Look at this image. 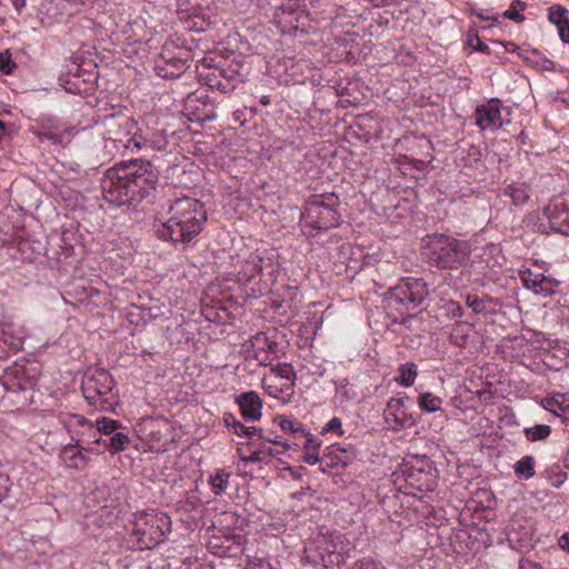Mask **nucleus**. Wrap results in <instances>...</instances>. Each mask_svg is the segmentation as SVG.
Listing matches in <instances>:
<instances>
[{"mask_svg": "<svg viewBox=\"0 0 569 569\" xmlns=\"http://www.w3.org/2000/svg\"><path fill=\"white\" fill-rule=\"evenodd\" d=\"M158 178V169L149 161L121 162L104 172L102 193L116 206H136L156 189Z\"/></svg>", "mask_w": 569, "mask_h": 569, "instance_id": "obj_1", "label": "nucleus"}, {"mask_svg": "<svg viewBox=\"0 0 569 569\" xmlns=\"http://www.w3.org/2000/svg\"><path fill=\"white\" fill-rule=\"evenodd\" d=\"M168 212L170 218L158 227L157 234L174 244L190 242L207 221L203 203L191 197L177 198L170 203Z\"/></svg>", "mask_w": 569, "mask_h": 569, "instance_id": "obj_2", "label": "nucleus"}, {"mask_svg": "<svg viewBox=\"0 0 569 569\" xmlns=\"http://www.w3.org/2000/svg\"><path fill=\"white\" fill-rule=\"evenodd\" d=\"M340 200L336 193L313 194L301 212L302 232L313 237V230L321 231L339 226Z\"/></svg>", "mask_w": 569, "mask_h": 569, "instance_id": "obj_3", "label": "nucleus"}, {"mask_svg": "<svg viewBox=\"0 0 569 569\" xmlns=\"http://www.w3.org/2000/svg\"><path fill=\"white\" fill-rule=\"evenodd\" d=\"M114 380L104 369L89 371L82 379L81 390L86 400L102 411H113L118 397L113 392Z\"/></svg>", "mask_w": 569, "mask_h": 569, "instance_id": "obj_4", "label": "nucleus"}, {"mask_svg": "<svg viewBox=\"0 0 569 569\" xmlns=\"http://www.w3.org/2000/svg\"><path fill=\"white\" fill-rule=\"evenodd\" d=\"M36 383V373H31L24 366L18 363L8 368L1 377V385L8 392V399L18 407L33 402Z\"/></svg>", "mask_w": 569, "mask_h": 569, "instance_id": "obj_5", "label": "nucleus"}, {"mask_svg": "<svg viewBox=\"0 0 569 569\" xmlns=\"http://www.w3.org/2000/svg\"><path fill=\"white\" fill-rule=\"evenodd\" d=\"M132 531L140 549H152L171 531V519L164 512H143L137 517Z\"/></svg>", "mask_w": 569, "mask_h": 569, "instance_id": "obj_6", "label": "nucleus"}, {"mask_svg": "<svg viewBox=\"0 0 569 569\" xmlns=\"http://www.w3.org/2000/svg\"><path fill=\"white\" fill-rule=\"evenodd\" d=\"M429 288L422 278H405L397 286L389 290V303L395 302L403 307L406 312L420 308L427 297Z\"/></svg>", "mask_w": 569, "mask_h": 569, "instance_id": "obj_7", "label": "nucleus"}, {"mask_svg": "<svg viewBox=\"0 0 569 569\" xmlns=\"http://www.w3.org/2000/svg\"><path fill=\"white\" fill-rule=\"evenodd\" d=\"M296 371L290 363H278L264 375L261 385L264 391L276 399L290 400L295 393Z\"/></svg>", "mask_w": 569, "mask_h": 569, "instance_id": "obj_8", "label": "nucleus"}, {"mask_svg": "<svg viewBox=\"0 0 569 569\" xmlns=\"http://www.w3.org/2000/svg\"><path fill=\"white\" fill-rule=\"evenodd\" d=\"M103 126V138L106 140L116 143L117 148L129 149L133 147V140L131 137L134 122L130 117L126 114L112 113L104 116L102 120Z\"/></svg>", "mask_w": 569, "mask_h": 569, "instance_id": "obj_9", "label": "nucleus"}, {"mask_svg": "<svg viewBox=\"0 0 569 569\" xmlns=\"http://www.w3.org/2000/svg\"><path fill=\"white\" fill-rule=\"evenodd\" d=\"M402 473L407 485L420 492L432 491L437 487L436 469L432 467V461L428 459L407 463Z\"/></svg>", "mask_w": 569, "mask_h": 569, "instance_id": "obj_10", "label": "nucleus"}, {"mask_svg": "<svg viewBox=\"0 0 569 569\" xmlns=\"http://www.w3.org/2000/svg\"><path fill=\"white\" fill-rule=\"evenodd\" d=\"M356 459V450L352 447L332 445L321 456L319 470L323 473H331L339 468L345 469Z\"/></svg>", "mask_w": 569, "mask_h": 569, "instance_id": "obj_11", "label": "nucleus"}, {"mask_svg": "<svg viewBox=\"0 0 569 569\" xmlns=\"http://www.w3.org/2000/svg\"><path fill=\"white\" fill-rule=\"evenodd\" d=\"M502 102L498 98H492L486 103L479 104L475 111L476 124L481 130H498L502 127L501 117Z\"/></svg>", "mask_w": 569, "mask_h": 569, "instance_id": "obj_12", "label": "nucleus"}, {"mask_svg": "<svg viewBox=\"0 0 569 569\" xmlns=\"http://www.w3.org/2000/svg\"><path fill=\"white\" fill-rule=\"evenodd\" d=\"M543 216L552 230L569 236V208L561 198L553 199L545 209Z\"/></svg>", "mask_w": 569, "mask_h": 569, "instance_id": "obj_13", "label": "nucleus"}, {"mask_svg": "<svg viewBox=\"0 0 569 569\" xmlns=\"http://www.w3.org/2000/svg\"><path fill=\"white\" fill-rule=\"evenodd\" d=\"M84 440L78 439L74 443H70L63 447L61 451V459L66 463L67 467L73 469H83L88 463V458L83 455L82 451H88L92 453H101L99 448L94 447H86Z\"/></svg>", "mask_w": 569, "mask_h": 569, "instance_id": "obj_14", "label": "nucleus"}, {"mask_svg": "<svg viewBox=\"0 0 569 569\" xmlns=\"http://www.w3.org/2000/svg\"><path fill=\"white\" fill-rule=\"evenodd\" d=\"M408 401H410L409 397L391 398L388 401L387 408L385 409V420L388 423H393L391 427L393 430L412 425V421L409 422L407 415L406 403Z\"/></svg>", "mask_w": 569, "mask_h": 569, "instance_id": "obj_15", "label": "nucleus"}, {"mask_svg": "<svg viewBox=\"0 0 569 569\" xmlns=\"http://www.w3.org/2000/svg\"><path fill=\"white\" fill-rule=\"evenodd\" d=\"M241 415L246 421H258L261 418L262 400L256 391L240 393L236 398Z\"/></svg>", "mask_w": 569, "mask_h": 569, "instance_id": "obj_16", "label": "nucleus"}, {"mask_svg": "<svg viewBox=\"0 0 569 569\" xmlns=\"http://www.w3.org/2000/svg\"><path fill=\"white\" fill-rule=\"evenodd\" d=\"M523 286L537 295L548 296L552 292L551 283L542 273H535L530 269L519 271Z\"/></svg>", "mask_w": 569, "mask_h": 569, "instance_id": "obj_17", "label": "nucleus"}, {"mask_svg": "<svg viewBox=\"0 0 569 569\" xmlns=\"http://www.w3.org/2000/svg\"><path fill=\"white\" fill-rule=\"evenodd\" d=\"M133 147L137 149H151L163 151L169 144L167 136L163 131H152L147 136L137 134L132 136Z\"/></svg>", "mask_w": 569, "mask_h": 569, "instance_id": "obj_18", "label": "nucleus"}, {"mask_svg": "<svg viewBox=\"0 0 569 569\" xmlns=\"http://www.w3.org/2000/svg\"><path fill=\"white\" fill-rule=\"evenodd\" d=\"M459 251H422V259L437 269L456 268Z\"/></svg>", "mask_w": 569, "mask_h": 569, "instance_id": "obj_19", "label": "nucleus"}, {"mask_svg": "<svg viewBox=\"0 0 569 569\" xmlns=\"http://www.w3.org/2000/svg\"><path fill=\"white\" fill-rule=\"evenodd\" d=\"M542 407L565 422L569 421V393H555L541 401Z\"/></svg>", "mask_w": 569, "mask_h": 569, "instance_id": "obj_20", "label": "nucleus"}, {"mask_svg": "<svg viewBox=\"0 0 569 569\" xmlns=\"http://www.w3.org/2000/svg\"><path fill=\"white\" fill-rule=\"evenodd\" d=\"M339 258L346 264V272L357 274L365 264H370L372 257L363 256V251H339Z\"/></svg>", "mask_w": 569, "mask_h": 569, "instance_id": "obj_21", "label": "nucleus"}, {"mask_svg": "<svg viewBox=\"0 0 569 569\" xmlns=\"http://www.w3.org/2000/svg\"><path fill=\"white\" fill-rule=\"evenodd\" d=\"M268 346L271 349V343H268V339L263 333H258L252 340L253 350L252 358L256 359L260 366H268L271 361L269 352L264 349Z\"/></svg>", "mask_w": 569, "mask_h": 569, "instance_id": "obj_22", "label": "nucleus"}, {"mask_svg": "<svg viewBox=\"0 0 569 569\" xmlns=\"http://www.w3.org/2000/svg\"><path fill=\"white\" fill-rule=\"evenodd\" d=\"M76 423L78 426H81V427H88L89 430L91 431V438H92V441H86L87 442V447H94V448H99L101 450V453L104 452L106 450L104 449V441H108L107 439H103L102 438V432L93 427L92 423H90L84 417L82 416H74L73 417Z\"/></svg>", "mask_w": 569, "mask_h": 569, "instance_id": "obj_23", "label": "nucleus"}, {"mask_svg": "<svg viewBox=\"0 0 569 569\" xmlns=\"http://www.w3.org/2000/svg\"><path fill=\"white\" fill-rule=\"evenodd\" d=\"M535 458L525 456L513 465L515 475L520 480H528L535 476Z\"/></svg>", "mask_w": 569, "mask_h": 569, "instance_id": "obj_24", "label": "nucleus"}, {"mask_svg": "<svg viewBox=\"0 0 569 569\" xmlns=\"http://www.w3.org/2000/svg\"><path fill=\"white\" fill-rule=\"evenodd\" d=\"M398 373L399 376L396 378V381L400 386L408 388L415 383L418 376V367L413 362H407L399 367Z\"/></svg>", "mask_w": 569, "mask_h": 569, "instance_id": "obj_25", "label": "nucleus"}, {"mask_svg": "<svg viewBox=\"0 0 569 569\" xmlns=\"http://www.w3.org/2000/svg\"><path fill=\"white\" fill-rule=\"evenodd\" d=\"M418 406L422 411L437 412L441 410L442 399L431 392H422L417 399Z\"/></svg>", "mask_w": 569, "mask_h": 569, "instance_id": "obj_26", "label": "nucleus"}, {"mask_svg": "<svg viewBox=\"0 0 569 569\" xmlns=\"http://www.w3.org/2000/svg\"><path fill=\"white\" fill-rule=\"evenodd\" d=\"M427 247L430 249H457L458 241L446 234H430L427 237Z\"/></svg>", "mask_w": 569, "mask_h": 569, "instance_id": "obj_27", "label": "nucleus"}, {"mask_svg": "<svg viewBox=\"0 0 569 569\" xmlns=\"http://www.w3.org/2000/svg\"><path fill=\"white\" fill-rule=\"evenodd\" d=\"M130 439L127 433L117 431L112 436H110L108 441H104V449L111 453H117L123 451L129 445Z\"/></svg>", "mask_w": 569, "mask_h": 569, "instance_id": "obj_28", "label": "nucleus"}, {"mask_svg": "<svg viewBox=\"0 0 569 569\" xmlns=\"http://www.w3.org/2000/svg\"><path fill=\"white\" fill-rule=\"evenodd\" d=\"M525 437L531 442L546 440L550 433L551 428L548 425H536L533 427L525 428Z\"/></svg>", "mask_w": 569, "mask_h": 569, "instance_id": "obj_29", "label": "nucleus"}, {"mask_svg": "<svg viewBox=\"0 0 569 569\" xmlns=\"http://www.w3.org/2000/svg\"><path fill=\"white\" fill-rule=\"evenodd\" d=\"M212 77L226 80V82L234 83V86L241 81L239 70L231 66L214 68L212 71Z\"/></svg>", "mask_w": 569, "mask_h": 569, "instance_id": "obj_30", "label": "nucleus"}, {"mask_svg": "<svg viewBox=\"0 0 569 569\" xmlns=\"http://www.w3.org/2000/svg\"><path fill=\"white\" fill-rule=\"evenodd\" d=\"M505 194L510 197L516 206L523 204L529 199L528 188L525 184L508 186L505 189Z\"/></svg>", "mask_w": 569, "mask_h": 569, "instance_id": "obj_31", "label": "nucleus"}, {"mask_svg": "<svg viewBox=\"0 0 569 569\" xmlns=\"http://www.w3.org/2000/svg\"><path fill=\"white\" fill-rule=\"evenodd\" d=\"M230 473L224 471L223 469L218 470L213 476L210 477V485L212 487V491L216 495H221L226 491L229 486Z\"/></svg>", "mask_w": 569, "mask_h": 569, "instance_id": "obj_32", "label": "nucleus"}, {"mask_svg": "<svg viewBox=\"0 0 569 569\" xmlns=\"http://www.w3.org/2000/svg\"><path fill=\"white\" fill-rule=\"evenodd\" d=\"M546 477L555 488H559L567 480V473L561 469L559 465H552L548 467L546 469Z\"/></svg>", "mask_w": 569, "mask_h": 569, "instance_id": "obj_33", "label": "nucleus"}, {"mask_svg": "<svg viewBox=\"0 0 569 569\" xmlns=\"http://www.w3.org/2000/svg\"><path fill=\"white\" fill-rule=\"evenodd\" d=\"M527 7V3L521 0H515L510 8L505 11L503 16L507 19H510L515 22H522L525 20V17L520 13V11L525 10Z\"/></svg>", "mask_w": 569, "mask_h": 569, "instance_id": "obj_34", "label": "nucleus"}, {"mask_svg": "<svg viewBox=\"0 0 569 569\" xmlns=\"http://www.w3.org/2000/svg\"><path fill=\"white\" fill-rule=\"evenodd\" d=\"M120 427V421L106 417L98 419L96 422V428H98L104 436H112Z\"/></svg>", "mask_w": 569, "mask_h": 569, "instance_id": "obj_35", "label": "nucleus"}, {"mask_svg": "<svg viewBox=\"0 0 569 569\" xmlns=\"http://www.w3.org/2000/svg\"><path fill=\"white\" fill-rule=\"evenodd\" d=\"M566 13L567 10L562 6L556 4L549 9L548 18L550 22L555 23L559 29L560 26L567 22Z\"/></svg>", "mask_w": 569, "mask_h": 569, "instance_id": "obj_36", "label": "nucleus"}, {"mask_svg": "<svg viewBox=\"0 0 569 569\" xmlns=\"http://www.w3.org/2000/svg\"><path fill=\"white\" fill-rule=\"evenodd\" d=\"M279 427L283 431L291 432L293 435L303 433V427L300 422H297L290 418L280 417L279 418Z\"/></svg>", "mask_w": 569, "mask_h": 569, "instance_id": "obj_37", "label": "nucleus"}, {"mask_svg": "<svg viewBox=\"0 0 569 569\" xmlns=\"http://www.w3.org/2000/svg\"><path fill=\"white\" fill-rule=\"evenodd\" d=\"M223 421L226 427L232 430L237 436L242 437V432H246V426L241 421H239L232 413H226L223 417Z\"/></svg>", "mask_w": 569, "mask_h": 569, "instance_id": "obj_38", "label": "nucleus"}, {"mask_svg": "<svg viewBox=\"0 0 569 569\" xmlns=\"http://www.w3.org/2000/svg\"><path fill=\"white\" fill-rule=\"evenodd\" d=\"M466 305L472 309L475 313H483L486 311V301L477 295H467Z\"/></svg>", "mask_w": 569, "mask_h": 569, "instance_id": "obj_39", "label": "nucleus"}, {"mask_svg": "<svg viewBox=\"0 0 569 569\" xmlns=\"http://www.w3.org/2000/svg\"><path fill=\"white\" fill-rule=\"evenodd\" d=\"M463 325L461 322H458L455 325L451 333V341L455 345L462 346L468 337L467 333L462 332Z\"/></svg>", "mask_w": 569, "mask_h": 569, "instance_id": "obj_40", "label": "nucleus"}, {"mask_svg": "<svg viewBox=\"0 0 569 569\" xmlns=\"http://www.w3.org/2000/svg\"><path fill=\"white\" fill-rule=\"evenodd\" d=\"M259 447H260V452H262L263 457L264 456L277 457V456L286 452L290 448V446L288 443H283V449L272 448L270 446H267L266 443H261Z\"/></svg>", "mask_w": 569, "mask_h": 569, "instance_id": "obj_41", "label": "nucleus"}, {"mask_svg": "<svg viewBox=\"0 0 569 569\" xmlns=\"http://www.w3.org/2000/svg\"><path fill=\"white\" fill-rule=\"evenodd\" d=\"M301 436L305 439L303 448L306 449V451L319 450L320 442L318 441L317 438H315L311 433L306 432L305 430H303V433H301Z\"/></svg>", "mask_w": 569, "mask_h": 569, "instance_id": "obj_42", "label": "nucleus"}, {"mask_svg": "<svg viewBox=\"0 0 569 569\" xmlns=\"http://www.w3.org/2000/svg\"><path fill=\"white\" fill-rule=\"evenodd\" d=\"M10 488L11 481L9 476L0 472V502L8 497Z\"/></svg>", "mask_w": 569, "mask_h": 569, "instance_id": "obj_43", "label": "nucleus"}, {"mask_svg": "<svg viewBox=\"0 0 569 569\" xmlns=\"http://www.w3.org/2000/svg\"><path fill=\"white\" fill-rule=\"evenodd\" d=\"M468 46L472 47L477 51H481L485 53L490 52L489 47L486 43H483L477 34L469 36Z\"/></svg>", "mask_w": 569, "mask_h": 569, "instance_id": "obj_44", "label": "nucleus"}, {"mask_svg": "<svg viewBox=\"0 0 569 569\" xmlns=\"http://www.w3.org/2000/svg\"><path fill=\"white\" fill-rule=\"evenodd\" d=\"M353 569H382V566L370 558H363L355 563Z\"/></svg>", "mask_w": 569, "mask_h": 569, "instance_id": "obj_45", "label": "nucleus"}, {"mask_svg": "<svg viewBox=\"0 0 569 569\" xmlns=\"http://www.w3.org/2000/svg\"><path fill=\"white\" fill-rule=\"evenodd\" d=\"M323 431L325 432L332 431V432H338L339 435H342L343 430H342V422H341L340 418L333 417L332 419H330L329 422L323 428Z\"/></svg>", "mask_w": 569, "mask_h": 569, "instance_id": "obj_46", "label": "nucleus"}, {"mask_svg": "<svg viewBox=\"0 0 569 569\" xmlns=\"http://www.w3.org/2000/svg\"><path fill=\"white\" fill-rule=\"evenodd\" d=\"M246 432H242V436H246L249 439V445H253L252 440L254 438L257 439H264L263 432L261 429H258L256 427H244Z\"/></svg>", "mask_w": 569, "mask_h": 569, "instance_id": "obj_47", "label": "nucleus"}, {"mask_svg": "<svg viewBox=\"0 0 569 569\" xmlns=\"http://www.w3.org/2000/svg\"><path fill=\"white\" fill-rule=\"evenodd\" d=\"M16 64L11 61L10 56L4 53H0V70L4 73H10L12 71V67Z\"/></svg>", "mask_w": 569, "mask_h": 569, "instance_id": "obj_48", "label": "nucleus"}, {"mask_svg": "<svg viewBox=\"0 0 569 569\" xmlns=\"http://www.w3.org/2000/svg\"><path fill=\"white\" fill-rule=\"evenodd\" d=\"M302 460L308 465H315L317 462L320 463L321 457L319 456L318 450H310L305 452Z\"/></svg>", "mask_w": 569, "mask_h": 569, "instance_id": "obj_49", "label": "nucleus"}, {"mask_svg": "<svg viewBox=\"0 0 569 569\" xmlns=\"http://www.w3.org/2000/svg\"><path fill=\"white\" fill-rule=\"evenodd\" d=\"M74 232L71 231V230H64L63 233H62V241H63V247L62 249H68V250H71V249H74L77 243H73L71 242V239L74 237Z\"/></svg>", "mask_w": 569, "mask_h": 569, "instance_id": "obj_50", "label": "nucleus"}, {"mask_svg": "<svg viewBox=\"0 0 569 569\" xmlns=\"http://www.w3.org/2000/svg\"><path fill=\"white\" fill-rule=\"evenodd\" d=\"M448 310L453 317L461 318L463 316V308L459 302L450 301L448 305Z\"/></svg>", "mask_w": 569, "mask_h": 569, "instance_id": "obj_51", "label": "nucleus"}, {"mask_svg": "<svg viewBox=\"0 0 569 569\" xmlns=\"http://www.w3.org/2000/svg\"><path fill=\"white\" fill-rule=\"evenodd\" d=\"M217 82L213 84L217 87V89L221 92H229L236 88L234 83L226 82V80H222L220 78H216Z\"/></svg>", "mask_w": 569, "mask_h": 569, "instance_id": "obj_52", "label": "nucleus"}, {"mask_svg": "<svg viewBox=\"0 0 569 569\" xmlns=\"http://www.w3.org/2000/svg\"><path fill=\"white\" fill-rule=\"evenodd\" d=\"M263 459L262 452H260V447L253 451L249 457L242 458L246 462H258Z\"/></svg>", "mask_w": 569, "mask_h": 569, "instance_id": "obj_53", "label": "nucleus"}, {"mask_svg": "<svg viewBox=\"0 0 569 569\" xmlns=\"http://www.w3.org/2000/svg\"><path fill=\"white\" fill-rule=\"evenodd\" d=\"M559 36L563 42L569 43V23L566 22L565 24L560 26L558 29Z\"/></svg>", "mask_w": 569, "mask_h": 569, "instance_id": "obj_54", "label": "nucleus"}, {"mask_svg": "<svg viewBox=\"0 0 569 569\" xmlns=\"http://www.w3.org/2000/svg\"><path fill=\"white\" fill-rule=\"evenodd\" d=\"M559 547L569 553V532H565L558 540Z\"/></svg>", "mask_w": 569, "mask_h": 569, "instance_id": "obj_55", "label": "nucleus"}, {"mask_svg": "<svg viewBox=\"0 0 569 569\" xmlns=\"http://www.w3.org/2000/svg\"><path fill=\"white\" fill-rule=\"evenodd\" d=\"M9 345L11 348H13L16 350H20L22 348L23 341L20 338H17V339H12L9 342Z\"/></svg>", "mask_w": 569, "mask_h": 569, "instance_id": "obj_56", "label": "nucleus"}, {"mask_svg": "<svg viewBox=\"0 0 569 569\" xmlns=\"http://www.w3.org/2000/svg\"><path fill=\"white\" fill-rule=\"evenodd\" d=\"M13 7L20 12L26 7V0H11Z\"/></svg>", "mask_w": 569, "mask_h": 569, "instance_id": "obj_57", "label": "nucleus"}, {"mask_svg": "<svg viewBox=\"0 0 569 569\" xmlns=\"http://www.w3.org/2000/svg\"><path fill=\"white\" fill-rule=\"evenodd\" d=\"M471 13L476 14L477 17H479L482 20H493L490 16L485 14L483 11L472 10Z\"/></svg>", "mask_w": 569, "mask_h": 569, "instance_id": "obj_58", "label": "nucleus"}, {"mask_svg": "<svg viewBox=\"0 0 569 569\" xmlns=\"http://www.w3.org/2000/svg\"><path fill=\"white\" fill-rule=\"evenodd\" d=\"M288 470L290 471V475L292 476V478H295V479L301 478V475L298 469L289 467Z\"/></svg>", "mask_w": 569, "mask_h": 569, "instance_id": "obj_59", "label": "nucleus"}, {"mask_svg": "<svg viewBox=\"0 0 569 569\" xmlns=\"http://www.w3.org/2000/svg\"><path fill=\"white\" fill-rule=\"evenodd\" d=\"M266 440H267V442H272V443L278 445V446H281V447L283 448V443H284V442H280V441H278V439H274V440H272V439H266Z\"/></svg>", "mask_w": 569, "mask_h": 569, "instance_id": "obj_60", "label": "nucleus"}, {"mask_svg": "<svg viewBox=\"0 0 569 569\" xmlns=\"http://www.w3.org/2000/svg\"><path fill=\"white\" fill-rule=\"evenodd\" d=\"M269 102H270L269 97L263 96V97L261 98V103H262L263 106H268V104H269Z\"/></svg>", "mask_w": 569, "mask_h": 569, "instance_id": "obj_61", "label": "nucleus"}, {"mask_svg": "<svg viewBox=\"0 0 569 569\" xmlns=\"http://www.w3.org/2000/svg\"><path fill=\"white\" fill-rule=\"evenodd\" d=\"M565 463H566V467L569 468V450H568L567 456L565 458Z\"/></svg>", "mask_w": 569, "mask_h": 569, "instance_id": "obj_62", "label": "nucleus"}, {"mask_svg": "<svg viewBox=\"0 0 569 569\" xmlns=\"http://www.w3.org/2000/svg\"><path fill=\"white\" fill-rule=\"evenodd\" d=\"M386 4H393V0L383 1V6Z\"/></svg>", "mask_w": 569, "mask_h": 569, "instance_id": "obj_63", "label": "nucleus"}, {"mask_svg": "<svg viewBox=\"0 0 569 569\" xmlns=\"http://www.w3.org/2000/svg\"><path fill=\"white\" fill-rule=\"evenodd\" d=\"M520 569H525V563L523 561L520 562Z\"/></svg>", "mask_w": 569, "mask_h": 569, "instance_id": "obj_64", "label": "nucleus"}]
</instances>
